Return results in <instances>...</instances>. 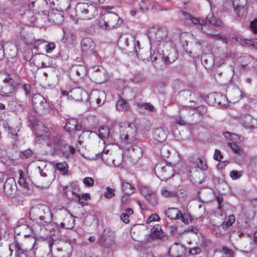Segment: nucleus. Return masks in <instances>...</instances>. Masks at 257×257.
<instances>
[{
	"instance_id": "f3484780",
	"label": "nucleus",
	"mask_w": 257,
	"mask_h": 257,
	"mask_svg": "<svg viewBox=\"0 0 257 257\" xmlns=\"http://www.w3.org/2000/svg\"><path fill=\"white\" fill-rule=\"evenodd\" d=\"M115 234L110 228H106L103 230L100 239V243L104 246L109 247L114 243Z\"/></svg>"
},
{
	"instance_id": "6ab92c4d",
	"label": "nucleus",
	"mask_w": 257,
	"mask_h": 257,
	"mask_svg": "<svg viewBox=\"0 0 257 257\" xmlns=\"http://www.w3.org/2000/svg\"><path fill=\"white\" fill-rule=\"evenodd\" d=\"M108 150H104L101 153L96 154V159L101 158L102 161L107 165L112 166H118L121 162V160L116 161L113 159L111 154H109Z\"/></svg>"
},
{
	"instance_id": "774afa93",
	"label": "nucleus",
	"mask_w": 257,
	"mask_h": 257,
	"mask_svg": "<svg viewBox=\"0 0 257 257\" xmlns=\"http://www.w3.org/2000/svg\"><path fill=\"white\" fill-rule=\"evenodd\" d=\"M213 158L216 161L220 162L223 159V156L219 150H215Z\"/></svg>"
},
{
	"instance_id": "a18cd8bd",
	"label": "nucleus",
	"mask_w": 257,
	"mask_h": 257,
	"mask_svg": "<svg viewBox=\"0 0 257 257\" xmlns=\"http://www.w3.org/2000/svg\"><path fill=\"white\" fill-rule=\"evenodd\" d=\"M235 220V217L234 215H230L228 216V218L224 220L221 224V227L225 229L228 227L231 226L232 224L234 222Z\"/></svg>"
},
{
	"instance_id": "cd10ccee",
	"label": "nucleus",
	"mask_w": 257,
	"mask_h": 257,
	"mask_svg": "<svg viewBox=\"0 0 257 257\" xmlns=\"http://www.w3.org/2000/svg\"><path fill=\"white\" fill-rule=\"evenodd\" d=\"M20 172V178L18 181L19 184L22 187V190L24 194L28 195L32 192V190L31 188V186L24 178V175L22 170Z\"/></svg>"
},
{
	"instance_id": "f8f14e48",
	"label": "nucleus",
	"mask_w": 257,
	"mask_h": 257,
	"mask_svg": "<svg viewBox=\"0 0 257 257\" xmlns=\"http://www.w3.org/2000/svg\"><path fill=\"white\" fill-rule=\"evenodd\" d=\"M156 175L162 181H167L174 175V169L170 165L165 163L157 164L155 168Z\"/></svg>"
},
{
	"instance_id": "2f4dec72",
	"label": "nucleus",
	"mask_w": 257,
	"mask_h": 257,
	"mask_svg": "<svg viewBox=\"0 0 257 257\" xmlns=\"http://www.w3.org/2000/svg\"><path fill=\"white\" fill-rule=\"evenodd\" d=\"M5 55H8L10 58H13L17 54V49L11 42H5L4 43Z\"/></svg>"
},
{
	"instance_id": "473e14b6",
	"label": "nucleus",
	"mask_w": 257,
	"mask_h": 257,
	"mask_svg": "<svg viewBox=\"0 0 257 257\" xmlns=\"http://www.w3.org/2000/svg\"><path fill=\"white\" fill-rule=\"evenodd\" d=\"M167 136V134L163 127H159L154 130L153 132V138L155 141L159 143L164 142Z\"/></svg>"
},
{
	"instance_id": "8fccbe9b",
	"label": "nucleus",
	"mask_w": 257,
	"mask_h": 257,
	"mask_svg": "<svg viewBox=\"0 0 257 257\" xmlns=\"http://www.w3.org/2000/svg\"><path fill=\"white\" fill-rule=\"evenodd\" d=\"M152 235L154 238H160L163 234V231L160 225L154 226L151 229Z\"/></svg>"
},
{
	"instance_id": "5fc2aeb1",
	"label": "nucleus",
	"mask_w": 257,
	"mask_h": 257,
	"mask_svg": "<svg viewBox=\"0 0 257 257\" xmlns=\"http://www.w3.org/2000/svg\"><path fill=\"white\" fill-rule=\"evenodd\" d=\"M97 24L98 26L101 28L105 29H108L106 24V20L105 19V14L99 17Z\"/></svg>"
},
{
	"instance_id": "a19ab883",
	"label": "nucleus",
	"mask_w": 257,
	"mask_h": 257,
	"mask_svg": "<svg viewBox=\"0 0 257 257\" xmlns=\"http://www.w3.org/2000/svg\"><path fill=\"white\" fill-rule=\"evenodd\" d=\"M116 108L119 111H125L129 109V105L125 100L120 97L116 102Z\"/></svg>"
},
{
	"instance_id": "393cba45",
	"label": "nucleus",
	"mask_w": 257,
	"mask_h": 257,
	"mask_svg": "<svg viewBox=\"0 0 257 257\" xmlns=\"http://www.w3.org/2000/svg\"><path fill=\"white\" fill-rule=\"evenodd\" d=\"M132 39L134 42H137L134 38L129 37L127 35H123L119 37L117 45L121 49L125 50L128 53V50L131 48V41Z\"/></svg>"
},
{
	"instance_id": "e433bc0d",
	"label": "nucleus",
	"mask_w": 257,
	"mask_h": 257,
	"mask_svg": "<svg viewBox=\"0 0 257 257\" xmlns=\"http://www.w3.org/2000/svg\"><path fill=\"white\" fill-rule=\"evenodd\" d=\"M165 214L171 219H179L181 211L177 208H170L165 211Z\"/></svg>"
},
{
	"instance_id": "4d7b16f0",
	"label": "nucleus",
	"mask_w": 257,
	"mask_h": 257,
	"mask_svg": "<svg viewBox=\"0 0 257 257\" xmlns=\"http://www.w3.org/2000/svg\"><path fill=\"white\" fill-rule=\"evenodd\" d=\"M138 106L141 108H144V109L149 110L150 111H154L155 107L150 103H139Z\"/></svg>"
},
{
	"instance_id": "a878e982",
	"label": "nucleus",
	"mask_w": 257,
	"mask_h": 257,
	"mask_svg": "<svg viewBox=\"0 0 257 257\" xmlns=\"http://www.w3.org/2000/svg\"><path fill=\"white\" fill-rule=\"evenodd\" d=\"M178 54L177 51L174 48H171L168 54H163V56L158 55V59H162L166 64H170L174 62L177 58Z\"/></svg>"
},
{
	"instance_id": "a211bd4d",
	"label": "nucleus",
	"mask_w": 257,
	"mask_h": 257,
	"mask_svg": "<svg viewBox=\"0 0 257 257\" xmlns=\"http://www.w3.org/2000/svg\"><path fill=\"white\" fill-rule=\"evenodd\" d=\"M95 44L93 40L89 38H84L81 42V51L83 55H89L95 54Z\"/></svg>"
},
{
	"instance_id": "39448f33",
	"label": "nucleus",
	"mask_w": 257,
	"mask_h": 257,
	"mask_svg": "<svg viewBox=\"0 0 257 257\" xmlns=\"http://www.w3.org/2000/svg\"><path fill=\"white\" fill-rule=\"evenodd\" d=\"M48 246L50 252L54 257H69L72 250V246L70 242H62L54 244L53 238L49 240Z\"/></svg>"
},
{
	"instance_id": "338daca9",
	"label": "nucleus",
	"mask_w": 257,
	"mask_h": 257,
	"mask_svg": "<svg viewBox=\"0 0 257 257\" xmlns=\"http://www.w3.org/2000/svg\"><path fill=\"white\" fill-rule=\"evenodd\" d=\"M55 44L50 42L47 44L45 46L46 51L48 53H51L55 48Z\"/></svg>"
},
{
	"instance_id": "37998d69",
	"label": "nucleus",
	"mask_w": 257,
	"mask_h": 257,
	"mask_svg": "<svg viewBox=\"0 0 257 257\" xmlns=\"http://www.w3.org/2000/svg\"><path fill=\"white\" fill-rule=\"evenodd\" d=\"M56 168L63 175H67L68 173V166L65 162L56 164Z\"/></svg>"
},
{
	"instance_id": "72a5a7b5",
	"label": "nucleus",
	"mask_w": 257,
	"mask_h": 257,
	"mask_svg": "<svg viewBox=\"0 0 257 257\" xmlns=\"http://www.w3.org/2000/svg\"><path fill=\"white\" fill-rule=\"evenodd\" d=\"M48 18L50 21H52L54 23L59 25L62 23L64 21L63 15L58 11H52L48 15Z\"/></svg>"
},
{
	"instance_id": "2eb2a0df",
	"label": "nucleus",
	"mask_w": 257,
	"mask_h": 257,
	"mask_svg": "<svg viewBox=\"0 0 257 257\" xmlns=\"http://www.w3.org/2000/svg\"><path fill=\"white\" fill-rule=\"evenodd\" d=\"M106 94L103 91L94 90L88 96V100L91 107L96 108L104 102Z\"/></svg>"
},
{
	"instance_id": "79ce46f5",
	"label": "nucleus",
	"mask_w": 257,
	"mask_h": 257,
	"mask_svg": "<svg viewBox=\"0 0 257 257\" xmlns=\"http://www.w3.org/2000/svg\"><path fill=\"white\" fill-rule=\"evenodd\" d=\"M121 188L123 192L126 195H130L133 193L135 188L133 187L131 184L126 182H122Z\"/></svg>"
},
{
	"instance_id": "c85d7f7f",
	"label": "nucleus",
	"mask_w": 257,
	"mask_h": 257,
	"mask_svg": "<svg viewBox=\"0 0 257 257\" xmlns=\"http://www.w3.org/2000/svg\"><path fill=\"white\" fill-rule=\"evenodd\" d=\"M127 156L133 161H137L142 156L143 152L142 149L138 146H133L127 150Z\"/></svg>"
},
{
	"instance_id": "58836bf2",
	"label": "nucleus",
	"mask_w": 257,
	"mask_h": 257,
	"mask_svg": "<svg viewBox=\"0 0 257 257\" xmlns=\"http://www.w3.org/2000/svg\"><path fill=\"white\" fill-rule=\"evenodd\" d=\"M96 81L98 83H103L108 79V76L103 68L99 74H95Z\"/></svg>"
},
{
	"instance_id": "9b49d317",
	"label": "nucleus",
	"mask_w": 257,
	"mask_h": 257,
	"mask_svg": "<svg viewBox=\"0 0 257 257\" xmlns=\"http://www.w3.org/2000/svg\"><path fill=\"white\" fill-rule=\"evenodd\" d=\"M37 170L40 176L34 177L32 181L43 187H47L51 183L52 179L50 177V172L46 167V163H42L41 165L38 166Z\"/></svg>"
},
{
	"instance_id": "bf43d9fd",
	"label": "nucleus",
	"mask_w": 257,
	"mask_h": 257,
	"mask_svg": "<svg viewBox=\"0 0 257 257\" xmlns=\"http://www.w3.org/2000/svg\"><path fill=\"white\" fill-rule=\"evenodd\" d=\"M226 58L227 55H223L221 57H216L215 59L214 62L217 65L220 66L226 62Z\"/></svg>"
},
{
	"instance_id": "13d9d810",
	"label": "nucleus",
	"mask_w": 257,
	"mask_h": 257,
	"mask_svg": "<svg viewBox=\"0 0 257 257\" xmlns=\"http://www.w3.org/2000/svg\"><path fill=\"white\" fill-rule=\"evenodd\" d=\"M83 182L85 186L91 187L94 184V180L91 177H85L83 179Z\"/></svg>"
},
{
	"instance_id": "69168bd1",
	"label": "nucleus",
	"mask_w": 257,
	"mask_h": 257,
	"mask_svg": "<svg viewBox=\"0 0 257 257\" xmlns=\"http://www.w3.org/2000/svg\"><path fill=\"white\" fill-rule=\"evenodd\" d=\"M160 220V218L157 214L151 215L148 219L147 222L150 223L153 221H158Z\"/></svg>"
},
{
	"instance_id": "e2e57ef3",
	"label": "nucleus",
	"mask_w": 257,
	"mask_h": 257,
	"mask_svg": "<svg viewBox=\"0 0 257 257\" xmlns=\"http://www.w3.org/2000/svg\"><path fill=\"white\" fill-rule=\"evenodd\" d=\"M250 29L254 34H257V19L250 22Z\"/></svg>"
},
{
	"instance_id": "423d86ee",
	"label": "nucleus",
	"mask_w": 257,
	"mask_h": 257,
	"mask_svg": "<svg viewBox=\"0 0 257 257\" xmlns=\"http://www.w3.org/2000/svg\"><path fill=\"white\" fill-rule=\"evenodd\" d=\"M53 143L51 144L49 141L48 146L50 147V151L53 153H57L60 152L63 156L68 158L75 152V149L66 144L64 141L59 140L58 138L53 139Z\"/></svg>"
},
{
	"instance_id": "dca6fc26",
	"label": "nucleus",
	"mask_w": 257,
	"mask_h": 257,
	"mask_svg": "<svg viewBox=\"0 0 257 257\" xmlns=\"http://www.w3.org/2000/svg\"><path fill=\"white\" fill-rule=\"evenodd\" d=\"M109 129L107 126H102L100 127L99 129V134L90 131H83L79 136V140L78 141V143H79V145H81L83 143V141H82L81 139H84V137L89 138L90 137V135H91L92 137L98 136L99 138L103 140V139L108 138L109 136Z\"/></svg>"
},
{
	"instance_id": "20e7f679",
	"label": "nucleus",
	"mask_w": 257,
	"mask_h": 257,
	"mask_svg": "<svg viewBox=\"0 0 257 257\" xmlns=\"http://www.w3.org/2000/svg\"><path fill=\"white\" fill-rule=\"evenodd\" d=\"M148 37L151 43H156L158 45L172 43V40L168 36L166 29L161 28H151L148 31Z\"/></svg>"
},
{
	"instance_id": "5701e85b",
	"label": "nucleus",
	"mask_w": 257,
	"mask_h": 257,
	"mask_svg": "<svg viewBox=\"0 0 257 257\" xmlns=\"http://www.w3.org/2000/svg\"><path fill=\"white\" fill-rule=\"evenodd\" d=\"M240 121L242 125L247 128L257 127V120L249 114L241 115L240 117Z\"/></svg>"
},
{
	"instance_id": "7c9ffc66",
	"label": "nucleus",
	"mask_w": 257,
	"mask_h": 257,
	"mask_svg": "<svg viewBox=\"0 0 257 257\" xmlns=\"http://www.w3.org/2000/svg\"><path fill=\"white\" fill-rule=\"evenodd\" d=\"M64 128L66 132L72 133L76 131H80L81 126L78 124V121L76 119L72 118L67 121Z\"/></svg>"
},
{
	"instance_id": "4c0bfd02",
	"label": "nucleus",
	"mask_w": 257,
	"mask_h": 257,
	"mask_svg": "<svg viewBox=\"0 0 257 257\" xmlns=\"http://www.w3.org/2000/svg\"><path fill=\"white\" fill-rule=\"evenodd\" d=\"M161 194L165 198L176 197L177 196V191L176 190H170L167 187L161 189Z\"/></svg>"
},
{
	"instance_id": "aec40b11",
	"label": "nucleus",
	"mask_w": 257,
	"mask_h": 257,
	"mask_svg": "<svg viewBox=\"0 0 257 257\" xmlns=\"http://www.w3.org/2000/svg\"><path fill=\"white\" fill-rule=\"evenodd\" d=\"M105 15L108 29L120 26L123 23L122 20L114 13L107 12Z\"/></svg>"
},
{
	"instance_id": "680f3d73",
	"label": "nucleus",
	"mask_w": 257,
	"mask_h": 257,
	"mask_svg": "<svg viewBox=\"0 0 257 257\" xmlns=\"http://www.w3.org/2000/svg\"><path fill=\"white\" fill-rule=\"evenodd\" d=\"M32 154V151L31 149H27L24 151L21 152L20 157L23 159H27Z\"/></svg>"
},
{
	"instance_id": "9d476101",
	"label": "nucleus",
	"mask_w": 257,
	"mask_h": 257,
	"mask_svg": "<svg viewBox=\"0 0 257 257\" xmlns=\"http://www.w3.org/2000/svg\"><path fill=\"white\" fill-rule=\"evenodd\" d=\"M57 222L56 223L58 227L62 228L71 229L74 225L75 219L67 210L64 209L57 212Z\"/></svg>"
},
{
	"instance_id": "ddd939ff",
	"label": "nucleus",
	"mask_w": 257,
	"mask_h": 257,
	"mask_svg": "<svg viewBox=\"0 0 257 257\" xmlns=\"http://www.w3.org/2000/svg\"><path fill=\"white\" fill-rule=\"evenodd\" d=\"M137 130L134 126L128 125L122 127L120 131V139L124 144L133 143L136 140Z\"/></svg>"
},
{
	"instance_id": "c756f323",
	"label": "nucleus",
	"mask_w": 257,
	"mask_h": 257,
	"mask_svg": "<svg viewBox=\"0 0 257 257\" xmlns=\"http://www.w3.org/2000/svg\"><path fill=\"white\" fill-rule=\"evenodd\" d=\"M86 69L83 65L73 66L70 71V75L74 78H83L86 75Z\"/></svg>"
},
{
	"instance_id": "603ef678",
	"label": "nucleus",
	"mask_w": 257,
	"mask_h": 257,
	"mask_svg": "<svg viewBox=\"0 0 257 257\" xmlns=\"http://www.w3.org/2000/svg\"><path fill=\"white\" fill-rule=\"evenodd\" d=\"M115 195V190L114 189L107 186L106 188V191L104 192V197L106 199H111Z\"/></svg>"
},
{
	"instance_id": "bb28decb",
	"label": "nucleus",
	"mask_w": 257,
	"mask_h": 257,
	"mask_svg": "<svg viewBox=\"0 0 257 257\" xmlns=\"http://www.w3.org/2000/svg\"><path fill=\"white\" fill-rule=\"evenodd\" d=\"M240 0H224L222 5V11L226 13L230 14L234 12L235 9L238 6Z\"/></svg>"
},
{
	"instance_id": "f257e3e1",
	"label": "nucleus",
	"mask_w": 257,
	"mask_h": 257,
	"mask_svg": "<svg viewBox=\"0 0 257 257\" xmlns=\"http://www.w3.org/2000/svg\"><path fill=\"white\" fill-rule=\"evenodd\" d=\"M21 84V78L17 74H0V95L3 97H11L15 88Z\"/></svg>"
},
{
	"instance_id": "052dcab7",
	"label": "nucleus",
	"mask_w": 257,
	"mask_h": 257,
	"mask_svg": "<svg viewBox=\"0 0 257 257\" xmlns=\"http://www.w3.org/2000/svg\"><path fill=\"white\" fill-rule=\"evenodd\" d=\"M241 175L242 172H238L236 170H233L230 172V176L233 180L239 179Z\"/></svg>"
},
{
	"instance_id": "ea45409f",
	"label": "nucleus",
	"mask_w": 257,
	"mask_h": 257,
	"mask_svg": "<svg viewBox=\"0 0 257 257\" xmlns=\"http://www.w3.org/2000/svg\"><path fill=\"white\" fill-rule=\"evenodd\" d=\"M228 95L232 101H238L241 98V91L238 88L234 87L229 92Z\"/></svg>"
},
{
	"instance_id": "6e6552de",
	"label": "nucleus",
	"mask_w": 257,
	"mask_h": 257,
	"mask_svg": "<svg viewBox=\"0 0 257 257\" xmlns=\"http://www.w3.org/2000/svg\"><path fill=\"white\" fill-rule=\"evenodd\" d=\"M181 14L183 18L187 21H189L191 23L194 24V25H200L202 26V30H203V27L205 26L207 23L212 24L217 27H222V21L220 20L215 18L212 14L208 15L205 20L201 21H200L198 18L192 17L186 12H182Z\"/></svg>"
},
{
	"instance_id": "f704fd0d",
	"label": "nucleus",
	"mask_w": 257,
	"mask_h": 257,
	"mask_svg": "<svg viewBox=\"0 0 257 257\" xmlns=\"http://www.w3.org/2000/svg\"><path fill=\"white\" fill-rule=\"evenodd\" d=\"M241 60V66L244 69H249L256 65V60L250 56H243Z\"/></svg>"
},
{
	"instance_id": "0eeeda50",
	"label": "nucleus",
	"mask_w": 257,
	"mask_h": 257,
	"mask_svg": "<svg viewBox=\"0 0 257 257\" xmlns=\"http://www.w3.org/2000/svg\"><path fill=\"white\" fill-rule=\"evenodd\" d=\"M131 48L128 50V53H135L139 59L145 61L151 60L153 62L158 60V57L155 56L154 54L152 56L150 51V48H141L140 43L139 41L137 42H134L133 39L131 40Z\"/></svg>"
},
{
	"instance_id": "09e8293b",
	"label": "nucleus",
	"mask_w": 257,
	"mask_h": 257,
	"mask_svg": "<svg viewBox=\"0 0 257 257\" xmlns=\"http://www.w3.org/2000/svg\"><path fill=\"white\" fill-rule=\"evenodd\" d=\"M140 191L146 198L155 192L151 188L146 185H142L140 187Z\"/></svg>"
},
{
	"instance_id": "de8ad7c7",
	"label": "nucleus",
	"mask_w": 257,
	"mask_h": 257,
	"mask_svg": "<svg viewBox=\"0 0 257 257\" xmlns=\"http://www.w3.org/2000/svg\"><path fill=\"white\" fill-rule=\"evenodd\" d=\"M234 12L236 13V15L240 18L244 17L246 15V10L244 7L241 6L239 3L238 4V6L235 9Z\"/></svg>"
},
{
	"instance_id": "1a4fd4ad",
	"label": "nucleus",
	"mask_w": 257,
	"mask_h": 257,
	"mask_svg": "<svg viewBox=\"0 0 257 257\" xmlns=\"http://www.w3.org/2000/svg\"><path fill=\"white\" fill-rule=\"evenodd\" d=\"M34 110L40 115L46 114L50 111V106L45 98L39 94H34L32 98Z\"/></svg>"
},
{
	"instance_id": "3c124183",
	"label": "nucleus",
	"mask_w": 257,
	"mask_h": 257,
	"mask_svg": "<svg viewBox=\"0 0 257 257\" xmlns=\"http://www.w3.org/2000/svg\"><path fill=\"white\" fill-rule=\"evenodd\" d=\"M195 163L197 168L202 171H206L208 169V166L206 161L201 158H197Z\"/></svg>"
},
{
	"instance_id": "412c9836",
	"label": "nucleus",
	"mask_w": 257,
	"mask_h": 257,
	"mask_svg": "<svg viewBox=\"0 0 257 257\" xmlns=\"http://www.w3.org/2000/svg\"><path fill=\"white\" fill-rule=\"evenodd\" d=\"M78 190L77 185L75 183H71L64 188V195L70 200H79V195L78 194Z\"/></svg>"
},
{
	"instance_id": "7ed1b4c3",
	"label": "nucleus",
	"mask_w": 257,
	"mask_h": 257,
	"mask_svg": "<svg viewBox=\"0 0 257 257\" xmlns=\"http://www.w3.org/2000/svg\"><path fill=\"white\" fill-rule=\"evenodd\" d=\"M31 219L40 226L48 225L52 220V214L49 207L42 205L33 207L30 211Z\"/></svg>"
},
{
	"instance_id": "c03bdc74",
	"label": "nucleus",
	"mask_w": 257,
	"mask_h": 257,
	"mask_svg": "<svg viewBox=\"0 0 257 257\" xmlns=\"http://www.w3.org/2000/svg\"><path fill=\"white\" fill-rule=\"evenodd\" d=\"M207 36L210 39L214 40L221 41L224 43H227V39L225 36H222L219 34H216L215 32H207Z\"/></svg>"
},
{
	"instance_id": "c9c22d12",
	"label": "nucleus",
	"mask_w": 257,
	"mask_h": 257,
	"mask_svg": "<svg viewBox=\"0 0 257 257\" xmlns=\"http://www.w3.org/2000/svg\"><path fill=\"white\" fill-rule=\"evenodd\" d=\"M236 41L242 46H245L249 47H251L253 48L257 49V39L252 41L251 40L238 37L236 38Z\"/></svg>"
},
{
	"instance_id": "b1692460",
	"label": "nucleus",
	"mask_w": 257,
	"mask_h": 257,
	"mask_svg": "<svg viewBox=\"0 0 257 257\" xmlns=\"http://www.w3.org/2000/svg\"><path fill=\"white\" fill-rule=\"evenodd\" d=\"M17 190L16 182L13 178L10 177L7 179L4 185V191L7 195H12L15 193Z\"/></svg>"
},
{
	"instance_id": "6e6d98bb",
	"label": "nucleus",
	"mask_w": 257,
	"mask_h": 257,
	"mask_svg": "<svg viewBox=\"0 0 257 257\" xmlns=\"http://www.w3.org/2000/svg\"><path fill=\"white\" fill-rule=\"evenodd\" d=\"M228 147L232 150L235 154L238 155H241L242 154V151L239 148V147L236 144H233L231 142L227 143Z\"/></svg>"
},
{
	"instance_id": "0e129e2a",
	"label": "nucleus",
	"mask_w": 257,
	"mask_h": 257,
	"mask_svg": "<svg viewBox=\"0 0 257 257\" xmlns=\"http://www.w3.org/2000/svg\"><path fill=\"white\" fill-rule=\"evenodd\" d=\"M222 251L223 253L225 255V257H233L232 250L230 249L227 247H223L222 249Z\"/></svg>"
},
{
	"instance_id": "4468645a",
	"label": "nucleus",
	"mask_w": 257,
	"mask_h": 257,
	"mask_svg": "<svg viewBox=\"0 0 257 257\" xmlns=\"http://www.w3.org/2000/svg\"><path fill=\"white\" fill-rule=\"evenodd\" d=\"M35 135L38 141H46L48 145L49 141L51 142V144L53 143V139L57 138L52 137L50 138V131L49 128L46 127L42 122H38L35 126Z\"/></svg>"
},
{
	"instance_id": "4be33fe9",
	"label": "nucleus",
	"mask_w": 257,
	"mask_h": 257,
	"mask_svg": "<svg viewBox=\"0 0 257 257\" xmlns=\"http://www.w3.org/2000/svg\"><path fill=\"white\" fill-rule=\"evenodd\" d=\"M70 97L76 101H83V100H88V95L86 91L80 88H75L70 91Z\"/></svg>"
},
{
	"instance_id": "864d4df0",
	"label": "nucleus",
	"mask_w": 257,
	"mask_h": 257,
	"mask_svg": "<svg viewBox=\"0 0 257 257\" xmlns=\"http://www.w3.org/2000/svg\"><path fill=\"white\" fill-rule=\"evenodd\" d=\"M146 199L153 206H156L158 203V199L155 191L147 197Z\"/></svg>"
},
{
	"instance_id": "49530a36",
	"label": "nucleus",
	"mask_w": 257,
	"mask_h": 257,
	"mask_svg": "<svg viewBox=\"0 0 257 257\" xmlns=\"http://www.w3.org/2000/svg\"><path fill=\"white\" fill-rule=\"evenodd\" d=\"M134 211L132 208H127L125 210V212L120 215L121 220L125 223H128L130 221V215H132Z\"/></svg>"
},
{
	"instance_id": "f03ea898",
	"label": "nucleus",
	"mask_w": 257,
	"mask_h": 257,
	"mask_svg": "<svg viewBox=\"0 0 257 257\" xmlns=\"http://www.w3.org/2000/svg\"><path fill=\"white\" fill-rule=\"evenodd\" d=\"M98 14L97 9L94 5L88 3H78L75 9V15L70 16L75 23L78 20H89L94 18Z\"/></svg>"
}]
</instances>
